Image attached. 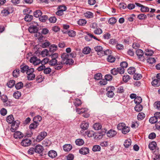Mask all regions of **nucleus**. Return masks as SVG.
Instances as JSON below:
<instances>
[{
  "instance_id": "1",
  "label": "nucleus",
  "mask_w": 160,
  "mask_h": 160,
  "mask_svg": "<svg viewBox=\"0 0 160 160\" xmlns=\"http://www.w3.org/2000/svg\"><path fill=\"white\" fill-rule=\"evenodd\" d=\"M62 60L61 62H58V64L55 66L56 69L58 70L62 67L63 64H72L73 63V61L72 59L69 58V54L67 53H64L61 56Z\"/></svg>"
},
{
  "instance_id": "2",
  "label": "nucleus",
  "mask_w": 160,
  "mask_h": 160,
  "mask_svg": "<svg viewBox=\"0 0 160 160\" xmlns=\"http://www.w3.org/2000/svg\"><path fill=\"white\" fill-rule=\"evenodd\" d=\"M21 71L22 72L24 73L26 72V74L30 73V72H33L34 71L33 68H29V67L27 65H25L22 66H21Z\"/></svg>"
},
{
  "instance_id": "3",
  "label": "nucleus",
  "mask_w": 160,
  "mask_h": 160,
  "mask_svg": "<svg viewBox=\"0 0 160 160\" xmlns=\"http://www.w3.org/2000/svg\"><path fill=\"white\" fill-rule=\"evenodd\" d=\"M115 88L113 86H110L107 88V95L109 98H112L114 95L113 92L115 90Z\"/></svg>"
},
{
  "instance_id": "4",
  "label": "nucleus",
  "mask_w": 160,
  "mask_h": 160,
  "mask_svg": "<svg viewBox=\"0 0 160 160\" xmlns=\"http://www.w3.org/2000/svg\"><path fill=\"white\" fill-rule=\"evenodd\" d=\"M30 62L34 66L37 65L41 63V60L36 57H31L30 59Z\"/></svg>"
},
{
  "instance_id": "5",
  "label": "nucleus",
  "mask_w": 160,
  "mask_h": 160,
  "mask_svg": "<svg viewBox=\"0 0 160 160\" xmlns=\"http://www.w3.org/2000/svg\"><path fill=\"white\" fill-rule=\"evenodd\" d=\"M47 136V133L45 132H41L37 136L36 141L37 142H39L43 140Z\"/></svg>"
},
{
  "instance_id": "6",
  "label": "nucleus",
  "mask_w": 160,
  "mask_h": 160,
  "mask_svg": "<svg viewBox=\"0 0 160 160\" xmlns=\"http://www.w3.org/2000/svg\"><path fill=\"white\" fill-rule=\"evenodd\" d=\"M136 53L138 58L141 59V60L142 61L145 60L143 56V52L142 50L140 49H138L136 51Z\"/></svg>"
},
{
  "instance_id": "7",
  "label": "nucleus",
  "mask_w": 160,
  "mask_h": 160,
  "mask_svg": "<svg viewBox=\"0 0 160 160\" xmlns=\"http://www.w3.org/2000/svg\"><path fill=\"white\" fill-rule=\"evenodd\" d=\"M34 148L35 152L39 154L42 153L43 150V147L40 144L37 145Z\"/></svg>"
},
{
  "instance_id": "8",
  "label": "nucleus",
  "mask_w": 160,
  "mask_h": 160,
  "mask_svg": "<svg viewBox=\"0 0 160 160\" xmlns=\"http://www.w3.org/2000/svg\"><path fill=\"white\" fill-rule=\"evenodd\" d=\"M14 137L17 139H21L24 136L23 134L20 131L15 132L13 135Z\"/></svg>"
},
{
  "instance_id": "9",
  "label": "nucleus",
  "mask_w": 160,
  "mask_h": 160,
  "mask_svg": "<svg viewBox=\"0 0 160 160\" xmlns=\"http://www.w3.org/2000/svg\"><path fill=\"white\" fill-rule=\"evenodd\" d=\"M117 134V132L114 130L111 129L107 133V136L110 138H113Z\"/></svg>"
},
{
  "instance_id": "10",
  "label": "nucleus",
  "mask_w": 160,
  "mask_h": 160,
  "mask_svg": "<svg viewBox=\"0 0 160 160\" xmlns=\"http://www.w3.org/2000/svg\"><path fill=\"white\" fill-rule=\"evenodd\" d=\"M31 141L29 139H26L22 140L21 144L24 146L27 147L29 146L31 144Z\"/></svg>"
},
{
  "instance_id": "11",
  "label": "nucleus",
  "mask_w": 160,
  "mask_h": 160,
  "mask_svg": "<svg viewBox=\"0 0 160 160\" xmlns=\"http://www.w3.org/2000/svg\"><path fill=\"white\" fill-rule=\"evenodd\" d=\"M89 149L88 148L83 147L79 150V153L82 154L86 155L89 153Z\"/></svg>"
},
{
  "instance_id": "12",
  "label": "nucleus",
  "mask_w": 160,
  "mask_h": 160,
  "mask_svg": "<svg viewBox=\"0 0 160 160\" xmlns=\"http://www.w3.org/2000/svg\"><path fill=\"white\" fill-rule=\"evenodd\" d=\"M95 50L97 52L98 54L101 56L102 52H103V48L100 46H98L94 47Z\"/></svg>"
},
{
  "instance_id": "13",
  "label": "nucleus",
  "mask_w": 160,
  "mask_h": 160,
  "mask_svg": "<svg viewBox=\"0 0 160 160\" xmlns=\"http://www.w3.org/2000/svg\"><path fill=\"white\" fill-rule=\"evenodd\" d=\"M89 126L88 123L85 121H83L81 123L80 127L83 130H87Z\"/></svg>"
},
{
  "instance_id": "14",
  "label": "nucleus",
  "mask_w": 160,
  "mask_h": 160,
  "mask_svg": "<svg viewBox=\"0 0 160 160\" xmlns=\"http://www.w3.org/2000/svg\"><path fill=\"white\" fill-rule=\"evenodd\" d=\"M39 53L42 57L51 56V55L49 53L48 50L47 49H44L42 51H41L40 53L39 52Z\"/></svg>"
},
{
  "instance_id": "15",
  "label": "nucleus",
  "mask_w": 160,
  "mask_h": 160,
  "mask_svg": "<svg viewBox=\"0 0 160 160\" xmlns=\"http://www.w3.org/2000/svg\"><path fill=\"white\" fill-rule=\"evenodd\" d=\"M63 149L65 151L69 152L72 149V146L70 144H66L63 146Z\"/></svg>"
},
{
  "instance_id": "16",
  "label": "nucleus",
  "mask_w": 160,
  "mask_h": 160,
  "mask_svg": "<svg viewBox=\"0 0 160 160\" xmlns=\"http://www.w3.org/2000/svg\"><path fill=\"white\" fill-rule=\"evenodd\" d=\"M48 156L52 158L55 157L57 156V152L54 150H51L48 152Z\"/></svg>"
},
{
  "instance_id": "17",
  "label": "nucleus",
  "mask_w": 160,
  "mask_h": 160,
  "mask_svg": "<svg viewBox=\"0 0 160 160\" xmlns=\"http://www.w3.org/2000/svg\"><path fill=\"white\" fill-rule=\"evenodd\" d=\"M38 30V28H34L31 27H30L28 29V30L30 33H37Z\"/></svg>"
},
{
  "instance_id": "18",
  "label": "nucleus",
  "mask_w": 160,
  "mask_h": 160,
  "mask_svg": "<svg viewBox=\"0 0 160 160\" xmlns=\"http://www.w3.org/2000/svg\"><path fill=\"white\" fill-rule=\"evenodd\" d=\"M51 144V141L48 139H45L42 142V144L44 147H48Z\"/></svg>"
},
{
  "instance_id": "19",
  "label": "nucleus",
  "mask_w": 160,
  "mask_h": 160,
  "mask_svg": "<svg viewBox=\"0 0 160 160\" xmlns=\"http://www.w3.org/2000/svg\"><path fill=\"white\" fill-rule=\"evenodd\" d=\"M152 84L154 87H158L160 86V80L158 79H154L152 82Z\"/></svg>"
},
{
  "instance_id": "20",
  "label": "nucleus",
  "mask_w": 160,
  "mask_h": 160,
  "mask_svg": "<svg viewBox=\"0 0 160 160\" xmlns=\"http://www.w3.org/2000/svg\"><path fill=\"white\" fill-rule=\"evenodd\" d=\"M88 111V109L86 108H82L79 109V108H76V112L79 114H81L83 113H85Z\"/></svg>"
},
{
  "instance_id": "21",
  "label": "nucleus",
  "mask_w": 160,
  "mask_h": 160,
  "mask_svg": "<svg viewBox=\"0 0 160 160\" xmlns=\"http://www.w3.org/2000/svg\"><path fill=\"white\" fill-rule=\"evenodd\" d=\"M28 76L27 77V79L29 80H32L34 79L35 77V74L33 72L27 74Z\"/></svg>"
},
{
  "instance_id": "22",
  "label": "nucleus",
  "mask_w": 160,
  "mask_h": 160,
  "mask_svg": "<svg viewBox=\"0 0 160 160\" xmlns=\"http://www.w3.org/2000/svg\"><path fill=\"white\" fill-rule=\"evenodd\" d=\"M131 144V140L128 139L126 140L124 143V145L126 148L129 147Z\"/></svg>"
},
{
  "instance_id": "23",
  "label": "nucleus",
  "mask_w": 160,
  "mask_h": 160,
  "mask_svg": "<svg viewBox=\"0 0 160 160\" xmlns=\"http://www.w3.org/2000/svg\"><path fill=\"white\" fill-rule=\"evenodd\" d=\"M7 121L9 123H12L14 121V118L12 115H10L8 116L7 118Z\"/></svg>"
},
{
  "instance_id": "24",
  "label": "nucleus",
  "mask_w": 160,
  "mask_h": 160,
  "mask_svg": "<svg viewBox=\"0 0 160 160\" xmlns=\"http://www.w3.org/2000/svg\"><path fill=\"white\" fill-rule=\"evenodd\" d=\"M75 143L77 145L82 146L84 144V142L82 139H78L76 140Z\"/></svg>"
},
{
  "instance_id": "25",
  "label": "nucleus",
  "mask_w": 160,
  "mask_h": 160,
  "mask_svg": "<svg viewBox=\"0 0 160 160\" xmlns=\"http://www.w3.org/2000/svg\"><path fill=\"white\" fill-rule=\"evenodd\" d=\"M156 145V142H153L149 143L148 145V147L151 150H153L155 148Z\"/></svg>"
},
{
  "instance_id": "26",
  "label": "nucleus",
  "mask_w": 160,
  "mask_h": 160,
  "mask_svg": "<svg viewBox=\"0 0 160 160\" xmlns=\"http://www.w3.org/2000/svg\"><path fill=\"white\" fill-rule=\"evenodd\" d=\"M153 51L151 49H146L145 51V55L146 56H151L153 54Z\"/></svg>"
},
{
  "instance_id": "27",
  "label": "nucleus",
  "mask_w": 160,
  "mask_h": 160,
  "mask_svg": "<svg viewBox=\"0 0 160 160\" xmlns=\"http://www.w3.org/2000/svg\"><path fill=\"white\" fill-rule=\"evenodd\" d=\"M85 134L88 137H92L94 135V132L92 130H87L85 132Z\"/></svg>"
},
{
  "instance_id": "28",
  "label": "nucleus",
  "mask_w": 160,
  "mask_h": 160,
  "mask_svg": "<svg viewBox=\"0 0 160 160\" xmlns=\"http://www.w3.org/2000/svg\"><path fill=\"white\" fill-rule=\"evenodd\" d=\"M125 124L123 122L120 123L117 126V128L118 130H122L125 127H126Z\"/></svg>"
},
{
  "instance_id": "29",
  "label": "nucleus",
  "mask_w": 160,
  "mask_h": 160,
  "mask_svg": "<svg viewBox=\"0 0 160 160\" xmlns=\"http://www.w3.org/2000/svg\"><path fill=\"white\" fill-rule=\"evenodd\" d=\"M38 125V122H34L30 125L29 128L31 129H34L37 128Z\"/></svg>"
},
{
  "instance_id": "30",
  "label": "nucleus",
  "mask_w": 160,
  "mask_h": 160,
  "mask_svg": "<svg viewBox=\"0 0 160 160\" xmlns=\"http://www.w3.org/2000/svg\"><path fill=\"white\" fill-rule=\"evenodd\" d=\"M93 128L95 130H99L101 128L102 126L101 124L99 123H96L93 125Z\"/></svg>"
},
{
  "instance_id": "31",
  "label": "nucleus",
  "mask_w": 160,
  "mask_h": 160,
  "mask_svg": "<svg viewBox=\"0 0 160 160\" xmlns=\"http://www.w3.org/2000/svg\"><path fill=\"white\" fill-rule=\"evenodd\" d=\"M58 62L56 59L52 58V59L49 62V63L51 66L55 65V66Z\"/></svg>"
},
{
  "instance_id": "32",
  "label": "nucleus",
  "mask_w": 160,
  "mask_h": 160,
  "mask_svg": "<svg viewBox=\"0 0 160 160\" xmlns=\"http://www.w3.org/2000/svg\"><path fill=\"white\" fill-rule=\"evenodd\" d=\"M33 15L35 17L38 18L42 15V12L40 10H37L33 13Z\"/></svg>"
},
{
  "instance_id": "33",
  "label": "nucleus",
  "mask_w": 160,
  "mask_h": 160,
  "mask_svg": "<svg viewBox=\"0 0 160 160\" xmlns=\"http://www.w3.org/2000/svg\"><path fill=\"white\" fill-rule=\"evenodd\" d=\"M134 108L136 111L138 112H140L142 109V106L140 104H136Z\"/></svg>"
},
{
  "instance_id": "34",
  "label": "nucleus",
  "mask_w": 160,
  "mask_h": 160,
  "mask_svg": "<svg viewBox=\"0 0 160 160\" xmlns=\"http://www.w3.org/2000/svg\"><path fill=\"white\" fill-rule=\"evenodd\" d=\"M128 72L130 74H134L135 72V68L134 67H131L128 70Z\"/></svg>"
},
{
  "instance_id": "35",
  "label": "nucleus",
  "mask_w": 160,
  "mask_h": 160,
  "mask_svg": "<svg viewBox=\"0 0 160 160\" xmlns=\"http://www.w3.org/2000/svg\"><path fill=\"white\" fill-rule=\"evenodd\" d=\"M33 16L32 15H29L27 14L26 15L25 18H24V20L27 22L30 21L33 18Z\"/></svg>"
},
{
  "instance_id": "36",
  "label": "nucleus",
  "mask_w": 160,
  "mask_h": 160,
  "mask_svg": "<svg viewBox=\"0 0 160 160\" xmlns=\"http://www.w3.org/2000/svg\"><path fill=\"white\" fill-rule=\"evenodd\" d=\"M20 72V70L19 69L15 70L12 72L13 76L16 78L18 77L19 75Z\"/></svg>"
},
{
  "instance_id": "37",
  "label": "nucleus",
  "mask_w": 160,
  "mask_h": 160,
  "mask_svg": "<svg viewBox=\"0 0 160 160\" xmlns=\"http://www.w3.org/2000/svg\"><path fill=\"white\" fill-rule=\"evenodd\" d=\"M15 84V81L13 80H11L7 83V85L9 88H12Z\"/></svg>"
},
{
  "instance_id": "38",
  "label": "nucleus",
  "mask_w": 160,
  "mask_h": 160,
  "mask_svg": "<svg viewBox=\"0 0 160 160\" xmlns=\"http://www.w3.org/2000/svg\"><path fill=\"white\" fill-rule=\"evenodd\" d=\"M145 115L143 112H140L138 115V120H142L145 117Z\"/></svg>"
},
{
  "instance_id": "39",
  "label": "nucleus",
  "mask_w": 160,
  "mask_h": 160,
  "mask_svg": "<svg viewBox=\"0 0 160 160\" xmlns=\"http://www.w3.org/2000/svg\"><path fill=\"white\" fill-rule=\"evenodd\" d=\"M85 16L88 18H91L93 17V13L90 12H87L84 13Z\"/></svg>"
},
{
  "instance_id": "40",
  "label": "nucleus",
  "mask_w": 160,
  "mask_h": 160,
  "mask_svg": "<svg viewBox=\"0 0 160 160\" xmlns=\"http://www.w3.org/2000/svg\"><path fill=\"white\" fill-rule=\"evenodd\" d=\"M157 121L158 120L157 118H156L154 115V116L151 117L149 120L150 122L152 124L156 123L157 122Z\"/></svg>"
},
{
  "instance_id": "41",
  "label": "nucleus",
  "mask_w": 160,
  "mask_h": 160,
  "mask_svg": "<svg viewBox=\"0 0 160 160\" xmlns=\"http://www.w3.org/2000/svg\"><path fill=\"white\" fill-rule=\"evenodd\" d=\"M81 104L82 102L81 101L78 99H75L74 102V104L76 107L79 106Z\"/></svg>"
},
{
  "instance_id": "42",
  "label": "nucleus",
  "mask_w": 160,
  "mask_h": 160,
  "mask_svg": "<svg viewBox=\"0 0 160 160\" xmlns=\"http://www.w3.org/2000/svg\"><path fill=\"white\" fill-rule=\"evenodd\" d=\"M91 49L89 47H85L82 50V52L85 54H88L90 52Z\"/></svg>"
},
{
  "instance_id": "43",
  "label": "nucleus",
  "mask_w": 160,
  "mask_h": 160,
  "mask_svg": "<svg viewBox=\"0 0 160 160\" xmlns=\"http://www.w3.org/2000/svg\"><path fill=\"white\" fill-rule=\"evenodd\" d=\"M107 61L110 62H113L115 60V58L112 55H109L107 58Z\"/></svg>"
},
{
  "instance_id": "44",
  "label": "nucleus",
  "mask_w": 160,
  "mask_h": 160,
  "mask_svg": "<svg viewBox=\"0 0 160 160\" xmlns=\"http://www.w3.org/2000/svg\"><path fill=\"white\" fill-rule=\"evenodd\" d=\"M21 96V94L20 92L17 91L15 92L13 95V97L16 99H18Z\"/></svg>"
},
{
  "instance_id": "45",
  "label": "nucleus",
  "mask_w": 160,
  "mask_h": 160,
  "mask_svg": "<svg viewBox=\"0 0 160 160\" xmlns=\"http://www.w3.org/2000/svg\"><path fill=\"white\" fill-rule=\"evenodd\" d=\"M86 23V21L84 19H80L78 21V24L80 26H84Z\"/></svg>"
},
{
  "instance_id": "46",
  "label": "nucleus",
  "mask_w": 160,
  "mask_h": 160,
  "mask_svg": "<svg viewBox=\"0 0 160 160\" xmlns=\"http://www.w3.org/2000/svg\"><path fill=\"white\" fill-rule=\"evenodd\" d=\"M58 47L56 45L53 44L50 47L49 50L51 52H54L57 49Z\"/></svg>"
},
{
  "instance_id": "47",
  "label": "nucleus",
  "mask_w": 160,
  "mask_h": 160,
  "mask_svg": "<svg viewBox=\"0 0 160 160\" xmlns=\"http://www.w3.org/2000/svg\"><path fill=\"white\" fill-rule=\"evenodd\" d=\"M135 103L136 104H140L142 102V99L140 97H138L134 100Z\"/></svg>"
},
{
  "instance_id": "48",
  "label": "nucleus",
  "mask_w": 160,
  "mask_h": 160,
  "mask_svg": "<svg viewBox=\"0 0 160 160\" xmlns=\"http://www.w3.org/2000/svg\"><path fill=\"white\" fill-rule=\"evenodd\" d=\"M130 128L128 126H126L125 128L123 129L122 131V132L123 134H126L130 131Z\"/></svg>"
},
{
  "instance_id": "49",
  "label": "nucleus",
  "mask_w": 160,
  "mask_h": 160,
  "mask_svg": "<svg viewBox=\"0 0 160 160\" xmlns=\"http://www.w3.org/2000/svg\"><path fill=\"white\" fill-rule=\"evenodd\" d=\"M147 62L149 64H153L155 63L156 62V60L155 58H149L147 59Z\"/></svg>"
},
{
  "instance_id": "50",
  "label": "nucleus",
  "mask_w": 160,
  "mask_h": 160,
  "mask_svg": "<svg viewBox=\"0 0 160 160\" xmlns=\"http://www.w3.org/2000/svg\"><path fill=\"white\" fill-rule=\"evenodd\" d=\"M141 75L137 73H135L133 75V79L136 80L140 79H141Z\"/></svg>"
},
{
  "instance_id": "51",
  "label": "nucleus",
  "mask_w": 160,
  "mask_h": 160,
  "mask_svg": "<svg viewBox=\"0 0 160 160\" xmlns=\"http://www.w3.org/2000/svg\"><path fill=\"white\" fill-rule=\"evenodd\" d=\"M18 128V125L15 126V123H12V125L11 128H10V130L11 132H15L16 129Z\"/></svg>"
},
{
  "instance_id": "52",
  "label": "nucleus",
  "mask_w": 160,
  "mask_h": 160,
  "mask_svg": "<svg viewBox=\"0 0 160 160\" xmlns=\"http://www.w3.org/2000/svg\"><path fill=\"white\" fill-rule=\"evenodd\" d=\"M141 12H149V8L148 7L142 5V6L141 8Z\"/></svg>"
},
{
  "instance_id": "53",
  "label": "nucleus",
  "mask_w": 160,
  "mask_h": 160,
  "mask_svg": "<svg viewBox=\"0 0 160 160\" xmlns=\"http://www.w3.org/2000/svg\"><path fill=\"white\" fill-rule=\"evenodd\" d=\"M42 118L41 116L38 115L34 118L33 120L34 122H40L42 120Z\"/></svg>"
},
{
  "instance_id": "54",
  "label": "nucleus",
  "mask_w": 160,
  "mask_h": 160,
  "mask_svg": "<svg viewBox=\"0 0 160 160\" xmlns=\"http://www.w3.org/2000/svg\"><path fill=\"white\" fill-rule=\"evenodd\" d=\"M68 34L69 36L73 37L76 36V33L75 31L73 30H71L68 31Z\"/></svg>"
},
{
  "instance_id": "55",
  "label": "nucleus",
  "mask_w": 160,
  "mask_h": 160,
  "mask_svg": "<svg viewBox=\"0 0 160 160\" xmlns=\"http://www.w3.org/2000/svg\"><path fill=\"white\" fill-rule=\"evenodd\" d=\"M102 78V75L101 73H97L94 76V79L97 80H100Z\"/></svg>"
},
{
  "instance_id": "56",
  "label": "nucleus",
  "mask_w": 160,
  "mask_h": 160,
  "mask_svg": "<svg viewBox=\"0 0 160 160\" xmlns=\"http://www.w3.org/2000/svg\"><path fill=\"white\" fill-rule=\"evenodd\" d=\"M23 86V83L21 82H20L16 84L15 87L17 89H19L22 88Z\"/></svg>"
},
{
  "instance_id": "57",
  "label": "nucleus",
  "mask_w": 160,
  "mask_h": 160,
  "mask_svg": "<svg viewBox=\"0 0 160 160\" xmlns=\"http://www.w3.org/2000/svg\"><path fill=\"white\" fill-rule=\"evenodd\" d=\"M48 18V17L47 15H43L39 17V19L41 21L45 22Z\"/></svg>"
},
{
  "instance_id": "58",
  "label": "nucleus",
  "mask_w": 160,
  "mask_h": 160,
  "mask_svg": "<svg viewBox=\"0 0 160 160\" xmlns=\"http://www.w3.org/2000/svg\"><path fill=\"white\" fill-rule=\"evenodd\" d=\"M101 150V147L99 145H95L93 146L92 150L94 152H97L100 151Z\"/></svg>"
},
{
  "instance_id": "59",
  "label": "nucleus",
  "mask_w": 160,
  "mask_h": 160,
  "mask_svg": "<svg viewBox=\"0 0 160 160\" xmlns=\"http://www.w3.org/2000/svg\"><path fill=\"white\" fill-rule=\"evenodd\" d=\"M138 17L140 20H144L147 18V16L146 15L143 14H140L138 15Z\"/></svg>"
},
{
  "instance_id": "60",
  "label": "nucleus",
  "mask_w": 160,
  "mask_h": 160,
  "mask_svg": "<svg viewBox=\"0 0 160 160\" xmlns=\"http://www.w3.org/2000/svg\"><path fill=\"white\" fill-rule=\"evenodd\" d=\"M130 79V77L128 75H124L122 78L123 81L125 82H127Z\"/></svg>"
},
{
  "instance_id": "61",
  "label": "nucleus",
  "mask_w": 160,
  "mask_h": 160,
  "mask_svg": "<svg viewBox=\"0 0 160 160\" xmlns=\"http://www.w3.org/2000/svg\"><path fill=\"white\" fill-rule=\"evenodd\" d=\"M44 78V77L41 75H39L37 76L36 78V80L38 81V82L40 83L43 81Z\"/></svg>"
},
{
  "instance_id": "62",
  "label": "nucleus",
  "mask_w": 160,
  "mask_h": 160,
  "mask_svg": "<svg viewBox=\"0 0 160 160\" xmlns=\"http://www.w3.org/2000/svg\"><path fill=\"white\" fill-rule=\"evenodd\" d=\"M116 19L114 18H110L108 20V22L111 24H113L116 22Z\"/></svg>"
},
{
  "instance_id": "63",
  "label": "nucleus",
  "mask_w": 160,
  "mask_h": 160,
  "mask_svg": "<svg viewBox=\"0 0 160 160\" xmlns=\"http://www.w3.org/2000/svg\"><path fill=\"white\" fill-rule=\"evenodd\" d=\"M154 105V107L160 110V101H158L155 102Z\"/></svg>"
},
{
  "instance_id": "64",
  "label": "nucleus",
  "mask_w": 160,
  "mask_h": 160,
  "mask_svg": "<svg viewBox=\"0 0 160 160\" xmlns=\"http://www.w3.org/2000/svg\"><path fill=\"white\" fill-rule=\"evenodd\" d=\"M108 142L106 141H103L100 143L101 146L102 147H107L108 145Z\"/></svg>"
}]
</instances>
